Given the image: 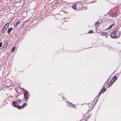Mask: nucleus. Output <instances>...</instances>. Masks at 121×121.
Instances as JSON below:
<instances>
[{
    "instance_id": "f257e3e1",
    "label": "nucleus",
    "mask_w": 121,
    "mask_h": 121,
    "mask_svg": "<svg viewBox=\"0 0 121 121\" xmlns=\"http://www.w3.org/2000/svg\"><path fill=\"white\" fill-rule=\"evenodd\" d=\"M21 88L25 91V92L24 93V97L25 99V100L27 101L28 99L30 97V94L28 93L27 91L25 90L24 88Z\"/></svg>"
},
{
    "instance_id": "f03ea898",
    "label": "nucleus",
    "mask_w": 121,
    "mask_h": 121,
    "mask_svg": "<svg viewBox=\"0 0 121 121\" xmlns=\"http://www.w3.org/2000/svg\"><path fill=\"white\" fill-rule=\"evenodd\" d=\"M67 102V104L69 105V107L71 108H76V107L74 105L70 102Z\"/></svg>"
},
{
    "instance_id": "7ed1b4c3",
    "label": "nucleus",
    "mask_w": 121,
    "mask_h": 121,
    "mask_svg": "<svg viewBox=\"0 0 121 121\" xmlns=\"http://www.w3.org/2000/svg\"><path fill=\"white\" fill-rule=\"evenodd\" d=\"M114 32L115 33V36L116 38H119L120 36V32L119 31H114Z\"/></svg>"
},
{
    "instance_id": "20e7f679",
    "label": "nucleus",
    "mask_w": 121,
    "mask_h": 121,
    "mask_svg": "<svg viewBox=\"0 0 121 121\" xmlns=\"http://www.w3.org/2000/svg\"><path fill=\"white\" fill-rule=\"evenodd\" d=\"M117 78V76H113L112 78L111 81L114 83L116 81Z\"/></svg>"
},
{
    "instance_id": "39448f33",
    "label": "nucleus",
    "mask_w": 121,
    "mask_h": 121,
    "mask_svg": "<svg viewBox=\"0 0 121 121\" xmlns=\"http://www.w3.org/2000/svg\"><path fill=\"white\" fill-rule=\"evenodd\" d=\"M18 104L17 102L13 101L12 102V105L14 107L16 108L17 106V105Z\"/></svg>"
},
{
    "instance_id": "423d86ee",
    "label": "nucleus",
    "mask_w": 121,
    "mask_h": 121,
    "mask_svg": "<svg viewBox=\"0 0 121 121\" xmlns=\"http://www.w3.org/2000/svg\"><path fill=\"white\" fill-rule=\"evenodd\" d=\"M103 88L100 91L102 93H103L107 90L105 88V85L103 86Z\"/></svg>"
},
{
    "instance_id": "0eeeda50",
    "label": "nucleus",
    "mask_w": 121,
    "mask_h": 121,
    "mask_svg": "<svg viewBox=\"0 0 121 121\" xmlns=\"http://www.w3.org/2000/svg\"><path fill=\"white\" fill-rule=\"evenodd\" d=\"M115 33L114 32V31L110 35L111 37L113 38L114 39L116 38L115 36Z\"/></svg>"
},
{
    "instance_id": "6e6552de",
    "label": "nucleus",
    "mask_w": 121,
    "mask_h": 121,
    "mask_svg": "<svg viewBox=\"0 0 121 121\" xmlns=\"http://www.w3.org/2000/svg\"><path fill=\"white\" fill-rule=\"evenodd\" d=\"M13 28L12 27H11L8 29L7 32L8 34L10 33L11 30H12Z\"/></svg>"
},
{
    "instance_id": "1a4fd4ad",
    "label": "nucleus",
    "mask_w": 121,
    "mask_h": 121,
    "mask_svg": "<svg viewBox=\"0 0 121 121\" xmlns=\"http://www.w3.org/2000/svg\"><path fill=\"white\" fill-rule=\"evenodd\" d=\"M114 83V82L111 81H110L108 83V87L111 86Z\"/></svg>"
},
{
    "instance_id": "9d476101",
    "label": "nucleus",
    "mask_w": 121,
    "mask_h": 121,
    "mask_svg": "<svg viewBox=\"0 0 121 121\" xmlns=\"http://www.w3.org/2000/svg\"><path fill=\"white\" fill-rule=\"evenodd\" d=\"M19 104H18V105H17V106L16 108H17L18 109H20L21 108H23L22 105L21 106H19Z\"/></svg>"
},
{
    "instance_id": "9b49d317",
    "label": "nucleus",
    "mask_w": 121,
    "mask_h": 121,
    "mask_svg": "<svg viewBox=\"0 0 121 121\" xmlns=\"http://www.w3.org/2000/svg\"><path fill=\"white\" fill-rule=\"evenodd\" d=\"M117 14V13H114L110 15V16L111 17H115L116 16Z\"/></svg>"
},
{
    "instance_id": "f8f14e48",
    "label": "nucleus",
    "mask_w": 121,
    "mask_h": 121,
    "mask_svg": "<svg viewBox=\"0 0 121 121\" xmlns=\"http://www.w3.org/2000/svg\"><path fill=\"white\" fill-rule=\"evenodd\" d=\"M99 24L100 23H99V22L95 23V25L96 27H98Z\"/></svg>"
},
{
    "instance_id": "ddd939ff",
    "label": "nucleus",
    "mask_w": 121,
    "mask_h": 121,
    "mask_svg": "<svg viewBox=\"0 0 121 121\" xmlns=\"http://www.w3.org/2000/svg\"><path fill=\"white\" fill-rule=\"evenodd\" d=\"M6 28H5V26H4V27L2 29L1 31V32H2V33L4 32V31H5Z\"/></svg>"
},
{
    "instance_id": "4468645a",
    "label": "nucleus",
    "mask_w": 121,
    "mask_h": 121,
    "mask_svg": "<svg viewBox=\"0 0 121 121\" xmlns=\"http://www.w3.org/2000/svg\"><path fill=\"white\" fill-rule=\"evenodd\" d=\"M114 25V24H112V25H110L106 29V30H107L108 29H110L113 26V25Z\"/></svg>"
},
{
    "instance_id": "2eb2a0df",
    "label": "nucleus",
    "mask_w": 121,
    "mask_h": 121,
    "mask_svg": "<svg viewBox=\"0 0 121 121\" xmlns=\"http://www.w3.org/2000/svg\"><path fill=\"white\" fill-rule=\"evenodd\" d=\"M106 34V33L105 32H102L101 33V34L103 36L105 35Z\"/></svg>"
},
{
    "instance_id": "dca6fc26",
    "label": "nucleus",
    "mask_w": 121,
    "mask_h": 121,
    "mask_svg": "<svg viewBox=\"0 0 121 121\" xmlns=\"http://www.w3.org/2000/svg\"><path fill=\"white\" fill-rule=\"evenodd\" d=\"M27 104L25 103H24L23 104H22V106L23 108H24L26 106Z\"/></svg>"
},
{
    "instance_id": "f3484780",
    "label": "nucleus",
    "mask_w": 121,
    "mask_h": 121,
    "mask_svg": "<svg viewBox=\"0 0 121 121\" xmlns=\"http://www.w3.org/2000/svg\"><path fill=\"white\" fill-rule=\"evenodd\" d=\"M16 102H17V103L18 104V103H20L21 102V100L20 99H18L17 100H16Z\"/></svg>"
},
{
    "instance_id": "a211bd4d",
    "label": "nucleus",
    "mask_w": 121,
    "mask_h": 121,
    "mask_svg": "<svg viewBox=\"0 0 121 121\" xmlns=\"http://www.w3.org/2000/svg\"><path fill=\"white\" fill-rule=\"evenodd\" d=\"M94 32L92 30H90L88 32V33L89 34L93 33Z\"/></svg>"
},
{
    "instance_id": "6ab92c4d",
    "label": "nucleus",
    "mask_w": 121,
    "mask_h": 121,
    "mask_svg": "<svg viewBox=\"0 0 121 121\" xmlns=\"http://www.w3.org/2000/svg\"><path fill=\"white\" fill-rule=\"evenodd\" d=\"M16 48V47H14L13 48H12V52H14L15 50V49Z\"/></svg>"
},
{
    "instance_id": "aec40b11",
    "label": "nucleus",
    "mask_w": 121,
    "mask_h": 121,
    "mask_svg": "<svg viewBox=\"0 0 121 121\" xmlns=\"http://www.w3.org/2000/svg\"><path fill=\"white\" fill-rule=\"evenodd\" d=\"M76 5H73V8L74 9H76Z\"/></svg>"
},
{
    "instance_id": "412c9836",
    "label": "nucleus",
    "mask_w": 121,
    "mask_h": 121,
    "mask_svg": "<svg viewBox=\"0 0 121 121\" xmlns=\"http://www.w3.org/2000/svg\"><path fill=\"white\" fill-rule=\"evenodd\" d=\"M101 93H101V91H100L98 95V98L97 99V100L98 98L99 97V96L100 95Z\"/></svg>"
},
{
    "instance_id": "4be33fe9",
    "label": "nucleus",
    "mask_w": 121,
    "mask_h": 121,
    "mask_svg": "<svg viewBox=\"0 0 121 121\" xmlns=\"http://www.w3.org/2000/svg\"><path fill=\"white\" fill-rule=\"evenodd\" d=\"M9 24L8 23H6V24H5V27H6V26H6V28H7L8 27L9 25Z\"/></svg>"
},
{
    "instance_id": "5701e85b",
    "label": "nucleus",
    "mask_w": 121,
    "mask_h": 121,
    "mask_svg": "<svg viewBox=\"0 0 121 121\" xmlns=\"http://www.w3.org/2000/svg\"><path fill=\"white\" fill-rule=\"evenodd\" d=\"M7 45V43L6 42H5V43H4V46H5V45ZM7 48V46H6V47L5 48V47H4V48Z\"/></svg>"
},
{
    "instance_id": "b1692460",
    "label": "nucleus",
    "mask_w": 121,
    "mask_h": 121,
    "mask_svg": "<svg viewBox=\"0 0 121 121\" xmlns=\"http://www.w3.org/2000/svg\"><path fill=\"white\" fill-rule=\"evenodd\" d=\"M110 78V77H109V78L107 80L106 82H107V85L108 84V82L109 81V79Z\"/></svg>"
},
{
    "instance_id": "393cba45",
    "label": "nucleus",
    "mask_w": 121,
    "mask_h": 121,
    "mask_svg": "<svg viewBox=\"0 0 121 121\" xmlns=\"http://www.w3.org/2000/svg\"><path fill=\"white\" fill-rule=\"evenodd\" d=\"M20 21H17L16 22V25H17L18 24H19L20 23Z\"/></svg>"
},
{
    "instance_id": "a878e982",
    "label": "nucleus",
    "mask_w": 121,
    "mask_h": 121,
    "mask_svg": "<svg viewBox=\"0 0 121 121\" xmlns=\"http://www.w3.org/2000/svg\"><path fill=\"white\" fill-rule=\"evenodd\" d=\"M2 45V43L1 42L0 43V48L1 47Z\"/></svg>"
},
{
    "instance_id": "bb28decb",
    "label": "nucleus",
    "mask_w": 121,
    "mask_h": 121,
    "mask_svg": "<svg viewBox=\"0 0 121 121\" xmlns=\"http://www.w3.org/2000/svg\"><path fill=\"white\" fill-rule=\"evenodd\" d=\"M10 85L9 86L7 85L6 86V87H9L10 86Z\"/></svg>"
},
{
    "instance_id": "cd10ccee",
    "label": "nucleus",
    "mask_w": 121,
    "mask_h": 121,
    "mask_svg": "<svg viewBox=\"0 0 121 121\" xmlns=\"http://www.w3.org/2000/svg\"><path fill=\"white\" fill-rule=\"evenodd\" d=\"M17 26V25H16V24H15V25H14V26L15 27H16Z\"/></svg>"
},
{
    "instance_id": "c85d7f7f",
    "label": "nucleus",
    "mask_w": 121,
    "mask_h": 121,
    "mask_svg": "<svg viewBox=\"0 0 121 121\" xmlns=\"http://www.w3.org/2000/svg\"><path fill=\"white\" fill-rule=\"evenodd\" d=\"M106 87L107 88H108L109 87H107V85L106 86Z\"/></svg>"
},
{
    "instance_id": "c756f323",
    "label": "nucleus",
    "mask_w": 121,
    "mask_h": 121,
    "mask_svg": "<svg viewBox=\"0 0 121 121\" xmlns=\"http://www.w3.org/2000/svg\"><path fill=\"white\" fill-rule=\"evenodd\" d=\"M105 37H106V38H107V37H107V35H106V36H105Z\"/></svg>"
},
{
    "instance_id": "7c9ffc66",
    "label": "nucleus",
    "mask_w": 121,
    "mask_h": 121,
    "mask_svg": "<svg viewBox=\"0 0 121 121\" xmlns=\"http://www.w3.org/2000/svg\"><path fill=\"white\" fill-rule=\"evenodd\" d=\"M106 82H105V85H105V84H106Z\"/></svg>"
},
{
    "instance_id": "2f4dec72",
    "label": "nucleus",
    "mask_w": 121,
    "mask_h": 121,
    "mask_svg": "<svg viewBox=\"0 0 121 121\" xmlns=\"http://www.w3.org/2000/svg\"><path fill=\"white\" fill-rule=\"evenodd\" d=\"M62 98H64L63 97H62Z\"/></svg>"
}]
</instances>
